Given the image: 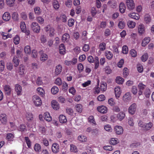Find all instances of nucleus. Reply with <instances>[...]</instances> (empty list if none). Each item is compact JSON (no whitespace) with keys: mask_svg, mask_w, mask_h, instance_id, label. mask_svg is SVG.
I'll return each mask as SVG.
<instances>
[{"mask_svg":"<svg viewBox=\"0 0 154 154\" xmlns=\"http://www.w3.org/2000/svg\"><path fill=\"white\" fill-rule=\"evenodd\" d=\"M32 100L34 105L37 107L41 106L42 102L41 98L38 95H34L32 97Z\"/></svg>","mask_w":154,"mask_h":154,"instance_id":"1","label":"nucleus"},{"mask_svg":"<svg viewBox=\"0 0 154 154\" xmlns=\"http://www.w3.org/2000/svg\"><path fill=\"white\" fill-rule=\"evenodd\" d=\"M32 30L36 33H38L40 30V27L38 23L36 22H32L31 25Z\"/></svg>","mask_w":154,"mask_h":154,"instance_id":"2","label":"nucleus"},{"mask_svg":"<svg viewBox=\"0 0 154 154\" xmlns=\"http://www.w3.org/2000/svg\"><path fill=\"white\" fill-rule=\"evenodd\" d=\"M45 30L49 34L50 36L52 37L55 34L54 28L50 25H47L44 28Z\"/></svg>","mask_w":154,"mask_h":154,"instance_id":"3","label":"nucleus"},{"mask_svg":"<svg viewBox=\"0 0 154 154\" xmlns=\"http://www.w3.org/2000/svg\"><path fill=\"white\" fill-rule=\"evenodd\" d=\"M125 4L127 8L129 10H133L135 7V4L133 0H126Z\"/></svg>","mask_w":154,"mask_h":154,"instance_id":"4","label":"nucleus"},{"mask_svg":"<svg viewBox=\"0 0 154 154\" xmlns=\"http://www.w3.org/2000/svg\"><path fill=\"white\" fill-rule=\"evenodd\" d=\"M137 107V105L136 103H133L129 107L128 112L131 115L134 114L136 112Z\"/></svg>","mask_w":154,"mask_h":154,"instance_id":"5","label":"nucleus"},{"mask_svg":"<svg viewBox=\"0 0 154 154\" xmlns=\"http://www.w3.org/2000/svg\"><path fill=\"white\" fill-rule=\"evenodd\" d=\"M123 128L121 126L117 125L114 127V131L117 134H122L123 133Z\"/></svg>","mask_w":154,"mask_h":154,"instance_id":"6","label":"nucleus"},{"mask_svg":"<svg viewBox=\"0 0 154 154\" xmlns=\"http://www.w3.org/2000/svg\"><path fill=\"white\" fill-rule=\"evenodd\" d=\"M26 69L25 66L22 65H20L18 69L17 73L20 76H23L26 73Z\"/></svg>","mask_w":154,"mask_h":154,"instance_id":"7","label":"nucleus"},{"mask_svg":"<svg viewBox=\"0 0 154 154\" xmlns=\"http://www.w3.org/2000/svg\"><path fill=\"white\" fill-rule=\"evenodd\" d=\"M77 60L76 58H73L72 60H65L64 62V64L68 66L74 65L77 63Z\"/></svg>","mask_w":154,"mask_h":154,"instance_id":"8","label":"nucleus"},{"mask_svg":"<svg viewBox=\"0 0 154 154\" xmlns=\"http://www.w3.org/2000/svg\"><path fill=\"white\" fill-rule=\"evenodd\" d=\"M131 98V94L130 92L126 93L123 97V100L125 103H129Z\"/></svg>","mask_w":154,"mask_h":154,"instance_id":"9","label":"nucleus"},{"mask_svg":"<svg viewBox=\"0 0 154 154\" xmlns=\"http://www.w3.org/2000/svg\"><path fill=\"white\" fill-rule=\"evenodd\" d=\"M138 32L139 34L142 35L145 32V28L144 25L143 24H140L137 27Z\"/></svg>","mask_w":154,"mask_h":154,"instance_id":"10","label":"nucleus"},{"mask_svg":"<svg viewBox=\"0 0 154 154\" xmlns=\"http://www.w3.org/2000/svg\"><path fill=\"white\" fill-rule=\"evenodd\" d=\"M14 90L17 95H22V88L21 85L18 84H16L15 85Z\"/></svg>","mask_w":154,"mask_h":154,"instance_id":"11","label":"nucleus"},{"mask_svg":"<svg viewBox=\"0 0 154 154\" xmlns=\"http://www.w3.org/2000/svg\"><path fill=\"white\" fill-rule=\"evenodd\" d=\"M60 147L59 145L56 143H53L51 146L52 151L54 153H58Z\"/></svg>","mask_w":154,"mask_h":154,"instance_id":"12","label":"nucleus"},{"mask_svg":"<svg viewBox=\"0 0 154 154\" xmlns=\"http://www.w3.org/2000/svg\"><path fill=\"white\" fill-rule=\"evenodd\" d=\"M97 110L100 112L102 113H105L107 112V108L105 106L101 105L97 108Z\"/></svg>","mask_w":154,"mask_h":154,"instance_id":"13","label":"nucleus"},{"mask_svg":"<svg viewBox=\"0 0 154 154\" xmlns=\"http://www.w3.org/2000/svg\"><path fill=\"white\" fill-rule=\"evenodd\" d=\"M128 15L129 17L137 20H138L140 17L139 14L135 12L130 13Z\"/></svg>","mask_w":154,"mask_h":154,"instance_id":"14","label":"nucleus"},{"mask_svg":"<svg viewBox=\"0 0 154 154\" xmlns=\"http://www.w3.org/2000/svg\"><path fill=\"white\" fill-rule=\"evenodd\" d=\"M77 140L80 142L84 143L87 141V138L86 136L83 134H81L78 137Z\"/></svg>","mask_w":154,"mask_h":154,"instance_id":"15","label":"nucleus"},{"mask_svg":"<svg viewBox=\"0 0 154 154\" xmlns=\"http://www.w3.org/2000/svg\"><path fill=\"white\" fill-rule=\"evenodd\" d=\"M51 106L52 108L55 110L58 109L60 108L59 104L56 100H54L51 101Z\"/></svg>","mask_w":154,"mask_h":154,"instance_id":"16","label":"nucleus"},{"mask_svg":"<svg viewBox=\"0 0 154 154\" xmlns=\"http://www.w3.org/2000/svg\"><path fill=\"white\" fill-rule=\"evenodd\" d=\"M5 93L8 95H10L12 91V89L9 85H5L4 87Z\"/></svg>","mask_w":154,"mask_h":154,"instance_id":"17","label":"nucleus"},{"mask_svg":"<svg viewBox=\"0 0 154 154\" xmlns=\"http://www.w3.org/2000/svg\"><path fill=\"white\" fill-rule=\"evenodd\" d=\"M115 92L116 99H118L122 92L120 88L119 87H116L115 88Z\"/></svg>","mask_w":154,"mask_h":154,"instance_id":"18","label":"nucleus"},{"mask_svg":"<svg viewBox=\"0 0 154 154\" xmlns=\"http://www.w3.org/2000/svg\"><path fill=\"white\" fill-rule=\"evenodd\" d=\"M150 41V38L149 37H147L144 38L142 42V46L143 47H145L149 43Z\"/></svg>","mask_w":154,"mask_h":154,"instance_id":"19","label":"nucleus"},{"mask_svg":"<svg viewBox=\"0 0 154 154\" xmlns=\"http://www.w3.org/2000/svg\"><path fill=\"white\" fill-rule=\"evenodd\" d=\"M0 121L1 123L3 124L6 123L7 122V117L5 114L2 113L0 115Z\"/></svg>","mask_w":154,"mask_h":154,"instance_id":"20","label":"nucleus"},{"mask_svg":"<svg viewBox=\"0 0 154 154\" xmlns=\"http://www.w3.org/2000/svg\"><path fill=\"white\" fill-rule=\"evenodd\" d=\"M3 19L5 21H8L11 19V15L8 12H5L2 16Z\"/></svg>","mask_w":154,"mask_h":154,"instance_id":"21","label":"nucleus"},{"mask_svg":"<svg viewBox=\"0 0 154 154\" xmlns=\"http://www.w3.org/2000/svg\"><path fill=\"white\" fill-rule=\"evenodd\" d=\"M39 53L41 54L40 58L42 61H45L47 60L48 56L46 54L43 53L42 51H40Z\"/></svg>","mask_w":154,"mask_h":154,"instance_id":"22","label":"nucleus"},{"mask_svg":"<svg viewBox=\"0 0 154 154\" xmlns=\"http://www.w3.org/2000/svg\"><path fill=\"white\" fill-rule=\"evenodd\" d=\"M125 21L124 19H121L119 20V22L118 26L119 29H123L125 27Z\"/></svg>","mask_w":154,"mask_h":154,"instance_id":"23","label":"nucleus"},{"mask_svg":"<svg viewBox=\"0 0 154 154\" xmlns=\"http://www.w3.org/2000/svg\"><path fill=\"white\" fill-rule=\"evenodd\" d=\"M56 19L58 20H59L62 21L63 22H66L67 21V17L65 14L63 13L60 14V17H57Z\"/></svg>","mask_w":154,"mask_h":154,"instance_id":"24","label":"nucleus"},{"mask_svg":"<svg viewBox=\"0 0 154 154\" xmlns=\"http://www.w3.org/2000/svg\"><path fill=\"white\" fill-rule=\"evenodd\" d=\"M107 4L112 8H115L117 6V2L114 0H110L107 3Z\"/></svg>","mask_w":154,"mask_h":154,"instance_id":"25","label":"nucleus"},{"mask_svg":"<svg viewBox=\"0 0 154 154\" xmlns=\"http://www.w3.org/2000/svg\"><path fill=\"white\" fill-rule=\"evenodd\" d=\"M37 93L38 94L43 97L45 95V91L44 89L41 87H39L37 89Z\"/></svg>","mask_w":154,"mask_h":154,"instance_id":"26","label":"nucleus"},{"mask_svg":"<svg viewBox=\"0 0 154 154\" xmlns=\"http://www.w3.org/2000/svg\"><path fill=\"white\" fill-rule=\"evenodd\" d=\"M105 55L106 57L109 60H111L113 57V54L111 52L106 50L105 51Z\"/></svg>","mask_w":154,"mask_h":154,"instance_id":"27","label":"nucleus"},{"mask_svg":"<svg viewBox=\"0 0 154 154\" xmlns=\"http://www.w3.org/2000/svg\"><path fill=\"white\" fill-rule=\"evenodd\" d=\"M125 116V113L123 112H120L118 113L117 116V118L119 121H122L123 120Z\"/></svg>","mask_w":154,"mask_h":154,"instance_id":"28","label":"nucleus"},{"mask_svg":"<svg viewBox=\"0 0 154 154\" xmlns=\"http://www.w3.org/2000/svg\"><path fill=\"white\" fill-rule=\"evenodd\" d=\"M59 52L60 54L64 55L65 54L66 49L63 44H61L59 47Z\"/></svg>","mask_w":154,"mask_h":154,"instance_id":"29","label":"nucleus"},{"mask_svg":"<svg viewBox=\"0 0 154 154\" xmlns=\"http://www.w3.org/2000/svg\"><path fill=\"white\" fill-rule=\"evenodd\" d=\"M88 32L85 31H83L82 33L81 38L83 42H85L88 39L87 35Z\"/></svg>","mask_w":154,"mask_h":154,"instance_id":"30","label":"nucleus"},{"mask_svg":"<svg viewBox=\"0 0 154 154\" xmlns=\"http://www.w3.org/2000/svg\"><path fill=\"white\" fill-rule=\"evenodd\" d=\"M75 109L77 112L81 113L82 111L83 106L81 104H78L75 106Z\"/></svg>","mask_w":154,"mask_h":154,"instance_id":"31","label":"nucleus"},{"mask_svg":"<svg viewBox=\"0 0 154 154\" xmlns=\"http://www.w3.org/2000/svg\"><path fill=\"white\" fill-rule=\"evenodd\" d=\"M44 116L45 119L47 121L50 122L52 120V117L48 112H45Z\"/></svg>","mask_w":154,"mask_h":154,"instance_id":"32","label":"nucleus"},{"mask_svg":"<svg viewBox=\"0 0 154 154\" xmlns=\"http://www.w3.org/2000/svg\"><path fill=\"white\" fill-rule=\"evenodd\" d=\"M62 70V66L60 65H58L56 66L55 71V73L56 75L59 74Z\"/></svg>","mask_w":154,"mask_h":154,"instance_id":"33","label":"nucleus"},{"mask_svg":"<svg viewBox=\"0 0 154 154\" xmlns=\"http://www.w3.org/2000/svg\"><path fill=\"white\" fill-rule=\"evenodd\" d=\"M59 119L60 122L62 123H65L67 121L66 117L63 115H60Z\"/></svg>","mask_w":154,"mask_h":154,"instance_id":"34","label":"nucleus"},{"mask_svg":"<svg viewBox=\"0 0 154 154\" xmlns=\"http://www.w3.org/2000/svg\"><path fill=\"white\" fill-rule=\"evenodd\" d=\"M136 23L132 20H129L127 22V25L130 28H134L136 26Z\"/></svg>","mask_w":154,"mask_h":154,"instance_id":"35","label":"nucleus"},{"mask_svg":"<svg viewBox=\"0 0 154 154\" xmlns=\"http://www.w3.org/2000/svg\"><path fill=\"white\" fill-rule=\"evenodd\" d=\"M69 34L67 33H65L63 35L62 39L63 42H67L69 40Z\"/></svg>","mask_w":154,"mask_h":154,"instance_id":"36","label":"nucleus"},{"mask_svg":"<svg viewBox=\"0 0 154 154\" xmlns=\"http://www.w3.org/2000/svg\"><path fill=\"white\" fill-rule=\"evenodd\" d=\"M144 20L146 24H149L151 21V18L150 16L148 14H146L145 15Z\"/></svg>","mask_w":154,"mask_h":154,"instance_id":"37","label":"nucleus"},{"mask_svg":"<svg viewBox=\"0 0 154 154\" xmlns=\"http://www.w3.org/2000/svg\"><path fill=\"white\" fill-rule=\"evenodd\" d=\"M126 9V7L124 4L123 2L120 3L119 5V11L121 13H124Z\"/></svg>","mask_w":154,"mask_h":154,"instance_id":"38","label":"nucleus"},{"mask_svg":"<svg viewBox=\"0 0 154 154\" xmlns=\"http://www.w3.org/2000/svg\"><path fill=\"white\" fill-rule=\"evenodd\" d=\"M25 117L28 121L32 120L33 119V115L31 112H27L25 114Z\"/></svg>","mask_w":154,"mask_h":154,"instance_id":"39","label":"nucleus"},{"mask_svg":"<svg viewBox=\"0 0 154 154\" xmlns=\"http://www.w3.org/2000/svg\"><path fill=\"white\" fill-rule=\"evenodd\" d=\"M0 34L2 35V38L4 39H6L8 38H11L12 37L11 35L7 34L3 32H0Z\"/></svg>","mask_w":154,"mask_h":154,"instance_id":"40","label":"nucleus"},{"mask_svg":"<svg viewBox=\"0 0 154 154\" xmlns=\"http://www.w3.org/2000/svg\"><path fill=\"white\" fill-rule=\"evenodd\" d=\"M20 27L22 32L26 31V27L25 23L23 21L21 22Z\"/></svg>","mask_w":154,"mask_h":154,"instance_id":"41","label":"nucleus"},{"mask_svg":"<svg viewBox=\"0 0 154 154\" xmlns=\"http://www.w3.org/2000/svg\"><path fill=\"white\" fill-rule=\"evenodd\" d=\"M54 8L56 9H58L60 7V5L58 2L57 0H54L52 3Z\"/></svg>","mask_w":154,"mask_h":154,"instance_id":"42","label":"nucleus"},{"mask_svg":"<svg viewBox=\"0 0 154 154\" xmlns=\"http://www.w3.org/2000/svg\"><path fill=\"white\" fill-rule=\"evenodd\" d=\"M16 0H5L6 4L9 7H13L14 5Z\"/></svg>","mask_w":154,"mask_h":154,"instance_id":"43","label":"nucleus"},{"mask_svg":"<svg viewBox=\"0 0 154 154\" xmlns=\"http://www.w3.org/2000/svg\"><path fill=\"white\" fill-rule=\"evenodd\" d=\"M6 135V139L8 141H11L13 140L14 136L13 133H8Z\"/></svg>","mask_w":154,"mask_h":154,"instance_id":"44","label":"nucleus"},{"mask_svg":"<svg viewBox=\"0 0 154 154\" xmlns=\"http://www.w3.org/2000/svg\"><path fill=\"white\" fill-rule=\"evenodd\" d=\"M37 22L40 24H43L45 22L44 18L41 16H38L36 17Z\"/></svg>","mask_w":154,"mask_h":154,"instance_id":"45","label":"nucleus"},{"mask_svg":"<svg viewBox=\"0 0 154 154\" xmlns=\"http://www.w3.org/2000/svg\"><path fill=\"white\" fill-rule=\"evenodd\" d=\"M34 11L36 15H39L41 14L42 11L40 7H36L34 8Z\"/></svg>","mask_w":154,"mask_h":154,"instance_id":"46","label":"nucleus"},{"mask_svg":"<svg viewBox=\"0 0 154 154\" xmlns=\"http://www.w3.org/2000/svg\"><path fill=\"white\" fill-rule=\"evenodd\" d=\"M116 82L117 83L119 84H122L123 83L124 80L120 76H118L116 77Z\"/></svg>","mask_w":154,"mask_h":154,"instance_id":"47","label":"nucleus"},{"mask_svg":"<svg viewBox=\"0 0 154 154\" xmlns=\"http://www.w3.org/2000/svg\"><path fill=\"white\" fill-rule=\"evenodd\" d=\"M59 91L58 88L56 86L53 87L51 90V92L53 94H57L59 92Z\"/></svg>","mask_w":154,"mask_h":154,"instance_id":"48","label":"nucleus"},{"mask_svg":"<svg viewBox=\"0 0 154 154\" xmlns=\"http://www.w3.org/2000/svg\"><path fill=\"white\" fill-rule=\"evenodd\" d=\"M111 144L112 145H115L119 142L118 139L117 138H112L110 141Z\"/></svg>","mask_w":154,"mask_h":154,"instance_id":"49","label":"nucleus"},{"mask_svg":"<svg viewBox=\"0 0 154 154\" xmlns=\"http://www.w3.org/2000/svg\"><path fill=\"white\" fill-rule=\"evenodd\" d=\"M70 151L73 152H78V149L75 145L73 144L70 145Z\"/></svg>","mask_w":154,"mask_h":154,"instance_id":"50","label":"nucleus"},{"mask_svg":"<svg viewBox=\"0 0 154 154\" xmlns=\"http://www.w3.org/2000/svg\"><path fill=\"white\" fill-rule=\"evenodd\" d=\"M36 83L38 85H42L43 82L41 77H38L36 80Z\"/></svg>","mask_w":154,"mask_h":154,"instance_id":"51","label":"nucleus"},{"mask_svg":"<svg viewBox=\"0 0 154 154\" xmlns=\"http://www.w3.org/2000/svg\"><path fill=\"white\" fill-rule=\"evenodd\" d=\"M99 81H98L97 85L93 89L94 93L95 94H98L100 93V88L99 87Z\"/></svg>","mask_w":154,"mask_h":154,"instance_id":"52","label":"nucleus"},{"mask_svg":"<svg viewBox=\"0 0 154 154\" xmlns=\"http://www.w3.org/2000/svg\"><path fill=\"white\" fill-rule=\"evenodd\" d=\"M13 61L14 63V66L17 67L19 64V60L18 58L16 56L14 57L13 60Z\"/></svg>","mask_w":154,"mask_h":154,"instance_id":"53","label":"nucleus"},{"mask_svg":"<svg viewBox=\"0 0 154 154\" xmlns=\"http://www.w3.org/2000/svg\"><path fill=\"white\" fill-rule=\"evenodd\" d=\"M103 69L104 71L107 74H110L112 72V70L110 69V67L109 66H107L105 67Z\"/></svg>","mask_w":154,"mask_h":154,"instance_id":"54","label":"nucleus"},{"mask_svg":"<svg viewBox=\"0 0 154 154\" xmlns=\"http://www.w3.org/2000/svg\"><path fill=\"white\" fill-rule=\"evenodd\" d=\"M106 44L104 42H102L100 44L99 48L100 51H103L106 49Z\"/></svg>","mask_w":154,"mask_h":154,"instance_id":"55","label":"nucleus"},{"mask_svg":"<svg viewBox=\"0 0 154 154\" xmlns=\"http://www.w3.org/2000/svg\"><path fill=\"white\" fill-rule=\"evenodd\" d=\"M34 149L36 152H39L41 149V146L39 144L36 143L35 145Z\"/></svg>","mask_w":154,"mask_h":154,"instance_id":"56","label":"nucleus"},{"mask_svg":"<svg viewBox=\"0 0 154 154\" xmlns=\"http://www.w3.org/2000/svg\"><path fill=\"white\" fill-rule=\"evenodd\" d=\"M94 63L95 64L94 68L96 69L99 66V58L98 57H95V61H94Z\"/></svg>","mask_w":154,"mask_h":154,"instance_id":"57","label":"nucleus"},{"mask_svg":"<svg viewBox=\"0 0 154 154\" xmlns=\"http://www.w3.org/2000/svg\"><path fill=\"white\" fill-rule=\"evenodd\" d=\"M128 124L131 127L134 126V123L132 118L131 117H129L128 119Z\"/></svg>","mask_w":154,"mask_h":154,"instance_id":"58","label":"nucleus"},{"mask_svg":"<svg viewBox=\"0 0 154 154\" xmlns=\"http://www.w3.org/2000/svg\"><path fill=\"white\" fill-rule=\"evenodd\" d=\"M20 38L18 35H16L14 39V42L15 45H18L19 43Z\"/></svg>","mask_w":154,"mask_h":154,"instance_id":"59","label":"nucleus"},{"mask_svg":"<svg viewBox=\"0 0 154 154\" xmlns=\"http://www.w3.org/2000/svg\"><path fill=\"white\" fill-rule=\"evenodd\" d=\"M104 129L108 132H111L112 131V129L110 125H106L104 126Z\"/></svg>","mask_w":154,"mask_h":154,"instance_id":"60","label":"nucleus"},{"mask_svg":"<svg viewBox=\"0 0 154 154\" xmlns=\"http://www.w3.org/2000/svg\"><path fill=\"white\" fill-rule=\"evenodd\" d=\"M152 124L151 122H149L148 123L145 124L144 128L146 130H149L152 127Z\"/></svg>","mask_w":154,"mask_h":154,"instance_id":"61","label":"nucleus"},{"mask_svg":"<svg viewBox=\"0 0 154 154\" xmlns=\"http://www.w3.org/2000/svg\"><path fill=\"white\" fill-rule=\"evenodd\" d=\"M100 88L102 91H105L106 90V84L104 82L101 83L100 85Z\"/></svg>","mask_w":154,"mask_h":154,"instance_id":"62","label":"nucleus"},{"mask_svg":"<svg viewBox=\"0 0 154 154\" xmlns=\"http://www.w3.org/2000/svg\"><path fill=\"white\" fill-rule=\"evenodd\" d=\"M148 55L147 53H146L143 54L141 57L142 61L143 62L146 61L148 59Z\"/></svg>","mask_w":154,"mask_h":154,"instance_id":"63","label":"nucleus"},{"mask_svg":"<svg viewBox=\"0 0 154 154\" xmlns=\"http://www.w3.org/2000/svg\"><path fill=\"white\" fill-rule=\"evenodd\" d=\"M138 90L137 87L135 86H133L131 88V91L134 94L136 95L137 94Z\"/></svg>","mask_w":154,"mask_h":154,"instance_id":"64","label":"nucleus"}]
</instances>
